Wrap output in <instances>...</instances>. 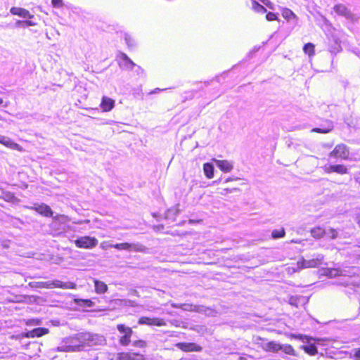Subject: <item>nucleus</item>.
Listing matches in <instances>:
<instances>
[{
	"instance_id": "1",
	"label": "nucleus",
	"mask_w": 360,
	"mask_h": 360,
	"mask_svg": "<svg viewBox=\"0 0 360 360\" xmlns=\"http://www.w3.org/2000/svg\"><path fill=\"white\" fill-rule=\"evenodd\" d=\"M29 285L32 288H53L75 289L77 285L72 282H63L59 280L39 282H30Z\"/></svg>"
},
{
	"instance_id": "2",
	"label": "nucleus",
	"mask_w": 360,
	"mask_h": 360,
	"mask_svg": "<svg viewBox=\"0 0 360 360\" xmlns=\"http://www.w3.org/2000/svg\"><path fill=\"white\" fill-rule=\"evenodd\" d=\"M84 335H81L85 342V347H94L103 345L105 344V338L103 335L99 334H94L91 333H83Z\"/></svg>"
},
{
	"instance_id": "3",
	"label": "nucleus",
	"mask_w": 360,
	"mask_h": 360,
	"mask_svg": "<svg viewBox=\"0 0 360 360\" xmlns=\"http://www.w3.org/2000/svg\"><path fill=\"white\" fill-rule=\"evenodd\" d=\"M181 309L187 311H195L204 314L208 316H214L216 314L214 309L203 305H193L191 304H181Z\"/></svg>"
},
{
	"instance_id": "4",
	"label": "nucleus",
	"mask_w": 360,
	"mask_h": 360,
	"mask_svg": "<svg viewBox=\"0 0 360 360\" xmlns=\"http://www.w3.org/2000/svg\"><path fill=\"white\" fill-rule=\"evenodd\" d=\"M114 248L122 250L134 251L136 252H144L146 250V248L140 243H116L113 245Z\"/></svg>"
},
{
	"instance_id": "5",
	"label": "nucleus",
	"mask_w": 360,
	"mask_h": 360,
	"mask_svg": "<svg viewBox=\"0 0 360 360\" xmlns=\"http://www.w3.org/2000/svg\"><path fill=\"white\" fill-rule=\"evenodd\" d=\"M81 335H84L83 333L66 338L69 347L72 349V352L81 351L84 348L85 342L82 340L83 338H82Z\"/></svg>"
},
{
	"instance_id": "6",
	"label": "nucleus",
	"mask_w": 360,
	"mask_h": 360,
	"mask_svg": "<svg viewBox=\"0 0 360 360\" xmlns=\"http://www.w3.org/2000/svg\"><path fill=\"white\" fill-rule=\"evenodd\" d=\"M98 241L96 238L82 236L75 240V244L79 248L91 249L96 247Z\"/></svg>"
},
{
	"instance_id": "7",
	"label": "nucleus",
	"mask_w": 360,
	"mask_h": 360,
	"mask_svg": "<svg viewBox=\"0 0 360 360\" xmlns=\"http://www.w3.org/2000/svg\"><path fill=\"white\" fill-rule=\"evenodd\" d=\"M334 11L339 15L343 16L352 22L358 21L359 17L352 13L344 4H337L333 8Z\"/></svg>"
},
{
	"instance_id": "8",
	"label": "nucleus",
	"mask_w": 360,
	"mask_h": 360,
	"mask_svg": "<svg viewBox=\"0 0 360 360\" xmlns=\"http://www.w3.org/2000/svg\"><path fill=\"white\" fill-rule=\"evenodd\" d=\"M117 328L120 333L123 334L120 338V343L123 346L128 345L130 343V338L133 333L131 328L123 324H118Z\"/></svg>"
},
{
	"instance_id": "9",
	"label": "nucleus",
	"mask_w": 360,
	"mask_h": 360,
	"mask_svg": "<svg viewBox=\"0 0 360 360\" xmlns=\"http://www.w3.org/2000/svg\"><path fill=\"white\" fill-rule=\"evenodd\" d=\"M349 155V150L346 145L338 144L337 145L333 151L329 154L331 158L347 159Z\"/></svg>"
},
{
	"instance_id": "10",
	"label": "nucleus",
	"mask_w": 360,
	"mask_h": 360,
	"mask_svg": "<svg viewBox=\"0 0 360 360\" xmlns=\"http://www.w3.org/2000/svg\"><path fill=\"white\" fill-rule=\"evenodd\" d=\"M323 259V256L322 255H318L315 259L309 260L302 259L301 262H298L297 266L300 269L313 268L321 264Z\"/></svg>"
},
{
	"instance_id": "11",
	"label": "nucleus",
	"mask_w": 360,
	"mask_h": 360,
	"mask_svg": "<svg viewBox=\"0 0 360 360\" xmlns=\"http://www.w3.org/2000/svg\"><path fill=\"white\" fill-rule=\"evenodd\" d=\"M140 325H148V326H166V322L164 319L160 318H149L142 316L139 319L138 321Z\"/></svg>"
},
{
	"instance_id": "12",
	"label": "nucleus",
	"mask_w": 360,
	"mask_h": 360,
	"mask_svg": "<svg viewBox=\"0 0 360 360\" xmlns=\"http://www.w3.org/2000/svg\"><path fill=\"white\" fill-rule=\"evenodd\" d=\"M0 143L11 150H15L20 152L23 150L22 147L18 143L14 142L11 138L1 134Z\"/></svg>"
},
{
	"instance_id": "13",
	"label": "nucleus",
	"mask_w": 360,
	"mask_h": 360,
	"mask_svg": "<svg viewBox=\"0 0 360 360\" xmlns=\"http://www.w3.org/2000/svg\"><path fill=\"white\" fill-rule=\"evenodd\" d=\"M176 346L184 352H200L202 347L193 342H179Z\"/></svg>"
},
{
	"instance_id": "14",
	"label": "nucleus",
	"mask_w": 360,
	"mask_h": 360,
	"mask_svg": "<svg viewBox=\"0 0 360 360\" xmlns=\"http://www.w3.org/2000/svg\"><path fill=\"white\" fill-rule=\"evenodd\" d=\"M31 209L44 217H51L53 214L51 207L46 204L34 205Z\"/></svg>"
},
{
	"instance_id": "15",
	"label": "nucleus",
	"mask_w": 360,
	"mask_h": 360,
	"mask_svg": "<svg viewBox=\"0 0 360 360\" xmlns=\"http://www.w3.org/2000/svg\"><path fill=\"white\" fill-rule=\"evenodd\" d=\"M213 161L216 163V165L224 172H229L233 168V162L226 160H220L213 159Z\"/></svg>"
},
{
	"instance_id": "16",
	"label": "nucleus",
	"mask_w": 360,
	"mask_h": 360,
	"mask_svg": "<svg viewBox=\"0 0 360 360\" xmlns=\"http://www.w3.org/2000/svg\"><path fill=\"white\" fill-rule=\"evenodd\" d=\"M100 106L103 112H109L114 108L115 101L108 96H103Z\"/></svg>"
},
{
	"instance_id": "17",
	"label": "nucleus",
	"mask_w": 360,
	"mask_h": 360,
	"mask_svg": "<svg viewBox=\"0 0 360 360\" xmlns=\"http://www.w3.org/2000/svg\"><path fill=\"white\" fill-rule=\"evenodd\" d=\"M11 13L13 15H18L24 18H32L33 15L30 14L29 11L19 7H12L10 10Z\"/></svg>"
},
{
	"instance_id": "18",
	"label": "nucleus",
	"mask_w": 360,
	"mask_h": 360,
	"mask_svg": "<svg viewBox=\"0 0 360 360\" xmlns=\"http://www.w3.org/2000/svg\"><path fill=\"white\" fill-rule=\"evenodd\" d=\"M261 347L266 352H277L281 349V345L276 342L271 341L262 344Z\"/></svg>"
},
{
	"instance_id": "19",
	"label": "nucleus",
	"mask_w": 360,
	"mask_h": 360,
	"mask_svg": "<svg viewBox=\"0 0 360 360\" xmlns=\"http://www.w3.org/2000/svg\"><path fill=\"white\" fill-rule=\"evenodd\" d=\"M49 333V330L45 328H34L32 330L30 331L27 336L28 338H34V337H41L44 335H46Z\"/></svg>"
},
{
	"instance_id": "20",
	"label": "nucleus",
	"mask_w": 360,
	"mask_h": 360,
	"mask_svg": "<svg viewBox=\"0 0 360 360\" xmlns=\"http://www.w3.org/2000/svg\"><path fill=\"white\" fill-rule=\"evenodd\" d=\"M95 291L98 294H103L107 292L108 285L103 281L95 280L94 281Z\"/></svg>"
},
{
	"instance_id": "21",
	"label": "nucleus",
	"mask_w": 360,
	"mask_h": 360,
	"mask_svg": "<svg viewBox=\"0 0 360 360\" xmlns=\"http://www.w3.org/2000/svg\"><path fill=\"white\" fill-rule=\"evenodd\" d=\"M123 65L128 70H131L136 64L124 53L121 54Z\"/></svg>"
},
{
	"instance_id": "22",
	"label": "nucleus",
	"mask_w": 360,
	"mask_h": 360,
	"mask_svg": "<svg viewBox=\"0 0 360 360\" xmlns=\"http://www.w3.org/2000/svg\"><path fill=\"white\" fill-rule=\"evenodd\" d=\"M203 170L205 175L208 179H212L214 176V167L210 163H205L203 165Z\"/></svg>"
},
{
	"instance_id": "23",
	"label": "nucleus",
	"mask_w": 360,
	"mask_h": 360,
	"mask_svg": "<svg viewBox=\"0 0 360 360\" xmlns=\"http://www.w3.org/2000/svg\"><path fill=\"white\" fill-rule=\"evenodd\" d=\"M56 352H72V349L69 347V344L67 342V339L63 340V344L53 349Z\"/></svg>"
},
{
	"instance_id": "24",
	"label": "nucleus",
	"mask_w": 360,
	"mask_h": 360,
	"mask_svg": "<svg viewBox=\"0 0 360 360\" xmlns=\"http://www.w3.org/2000/svg\"><path fill=\"white\" fill-rule=\"evenodd\" d=\"M311 236L315 238H321L326 233V231L321 227H316L311 231Z\"/></svg>"
},
{
	"instance_id": "25",
	"label": "nucleus",
	"mask_w": 360,
	"mask_h": 360,
	"mask_svg": "<svg viewBox=\"0 0 360 360\" xmlns=\"http://www.w3.org/2000/svg\"><path fill=\"white\" fill-rule=\"evenodd\" d=\"M75 303L80 307H91L94 305V303L89 299H75Z\"/></svg>"
},
{
	"instance_id": "26",
	"label": "nucleus",
	"mask_w": 360,
	"mask_h": 360,
	"mask_svg": "<svg viewBox=\"0 0 360 360\" xmlns=\"http://www.w3.org/2000/svg\"><path fill=\"white\" fill-rule=\"evenodd\" d=\"M282 16L288 20H290L291 19H297L296 15L289 8L283 9Z\"/></svg>"
},
{
	"instance_id": "27",
	"label": "nucleus",
	"mask_w": 360,
	"mask_h": 360,
	"mask_svg": "<svg viewBox=\"0 0 360 360\" xmlns=\"http://www.w3.org/2000/svg\"><path fill=\"white\" fill-rule=\"evenodd\" d=\"M333 129V125L331 122H330L326 128H314L311 129L312 132L322 133L326 134L331 131Z\"/></svg>"
},
{
	"instance_id": "28",
	"label": "nucleus",
	"mask_w": 360,
	"mask_h": 360,
	"mask_svg": "<svg viewBox=\"0 0 360 360\" xmlns=\"http://www.w3.org/2000/svg\"><path fill=\"white\" fill-rule=\"evenodd\" d=\"M280 350H282L284 353L292 356H295V352L293 347L290 345H281V348Z\"/></svg>"
},
{
	"instance_id": "29",
	"label": "nucleus",
	"mask_w": 360,
	"mask_h": 360,
	"mask_svg": "<svg viewBox=\"0 0 360 360\" xmlns=\"http://www.w3.org/2000/svg\"><path fill=\"white\" fill-rule=\"evenodd\" d=\"M302 347L307 354L310 355H315L318 353L317 348L314 345L302 346Z\"/></svg>"
},
{
	"instance_id": "30",
	"label": "nucleus",
	"mask_w": 360,
	"mask_h": 360,
	"mask_svg": "<svg viewBox=\"0 0 360 360\" xmlns=\"http://www.w3.org/2000/svg\"><path fill=\"white\" fill-rule=\"evenodd\" d=\"M303 51L305 53L308 54L309 56H313L314 54V46L311 43L306 44L304 46Z\"/></svg>"
},
{
	"instance_id": "31",
	"label": "nucleus",
	"mask_w": 360,
	"mask_h": 360,
	"mask_svg": "<svg viewBox=\"0 0 360 360\" xmlns=\"http://www.w3.org/2000/svg\"><path fill=\"white\" fill-rule=\"evenodd\" d=\"M36 23L31 20H18L16 22L17 27H29V26H34Z\"/></svg>"
},
{
	"instance_id": "32",
	"label": "nucleus",
	"mask_w": 360,
	"mask_h": 360,
	"mask_svg": "<svg viewBox=\"0 0 360 360\" xmlns=\"http://www.w3.org/2000/svg\"><path fill=\"white\" fill-rule=\"evenodd\" d=\"M252 8L258 13H263L266 11V9L263 6H262L255 1H252Z\"/></svg>"
},
{
	"instance_id": "33",
	"label": "nucleus",
	"mask_w": 360,
	"mask_h": 360,
	"mask_svg": "<svg viewBox=\"0 0 360 360\" xmlns=\"http://www.w3.org/2000/svg\"><path fill=\"white\" fill-rule=\"evenodd\" d=\"M335 172L340 174H344L347 173V169L345 165H334Z\"/></svg>"
},
{
	"instance_id": "34",
	"label": "nucleus",
	"mask_w": 360,
	"mask_h": 360,
	"mask_svg": "<svg viewBox=\"0 0 360 360\" xmlns=\"http://www.w3.org/2000/svg\"><path fill=\"white\" fill-rule=\"evenodd\" d=\"M285 230L282 229L281 230H274L272 232V237L275 239L283 238L285 236Z\"/></svg>"
},
{
	"instance_id": "35",
	"label": "nucleus",
	"mask_w": 360,
	"mask_h": 360,
	"mask_svg": "<svg viewBox=\"0 0 360 360\" xmlns=\"http://www.w3.org/2000/svg\"><path fill=\"white\" fill-rule=\"evenodd\" d=\"M121 302L124 306L126 307H136L137 305L135 301L128 299L122 300H121Z\"/></svg>"
},
{
	"instance_id": "36",
	"label": "nucleus",
	"mask_w": 360,
	"mask_h": 360,
	"mask_svg": "<svg viewBox=\"0 0 360 360\" xmlns=\"http://www.w3.org/2000/svg\"><path fill=\"white\" fill-rule=\"evenodd\" d=\"M328 275L331 277H335L342 275V271L338 269H333L329 270Z\"/></svg>"
},
{
	"instance_id": "37",
	"label": "nucleus",
	"mask_w": 360,
	"mask_h": 360,
	"mask_svg": "<svg viewBox=\"0 0 360 360\" xmlns=\"http://www.w3.org/2000/svg\"><path fill=\"white\" fill-rule=\"evenodd\" d=\"M115 244H111L108 241H103L101 243V248L103 250H108V248H113Z\"/></svg>"
},
{
	"instance_id": "38",
	"label": "nucleus",
	"mask_w": 360,
	"mask_h": 360,
	"mask_svg": "<svg viewBox=\"0 0 360 360\" xmlns=\"http://www.w3.org/2000/svg\"><path fill=\"white\" fill-rule=\"evenodd\" d=\"M266 18L269 21H273L277 20V16L276 15L275 13L272 12H269L266 15Z\"/></svg>"
},
{
	"instance_id": "39",
	"label": "nucleus",
	"mask_w": 360,
	"mask_h": 360,
	"mask_svg": "<svg viewBox=\"0 0 360 360\" xmlns=\"http://www.w3.org/2000/svg\"><path fill=\"white\" fill-rule=\"evenodd\" d=\"M323 168L326 173L330 174L335 172L334 165H325Z\"/></svg>"
},
{
	"instance_id": "40",
	"label": "nucleus",
	"mask_w": 360,
	"mask_h": 360,
	"mask_svg": "<svg viewBox=\"0 0 360 360\" xmlns=\"http://www.w3.org/2000/svg\"><path fill=\"white\" fill-rule=\"evenodd\" d=\"M327 234H328L332 239L336 238L338 236L337 231L333 229H330Z\"/></svg>"
},
{
	"instance_id": "41",
	"label": "nucleus",
	"mask_w": 360,
	"mask_h": 360,
	"mask_svg": "<svg viewBox=\"0 0 360 360\" xmlns=\"http://www.w3.org/2000/svg\"><path fill=\"white\" fill-rule=\"evenodd\" d=\"M133 345L139 347H144L146 346V342L143 340H137L134 342Z\"/></svg>"
},
{
	"instance_id": "42",
	"label": "nucleus",
	"mask_w": 360,
	"mask_h": 360,
	"mask_svg": "<svg viewBox=\"0 0 360 360\" xmlns=\"http://www.w3.org/2000/svg\"><path fill=\"white\" fill-rule=\"evenodd\" d=\"M354 360H360V348L354 349Z\"/></svg>"
},
{
	"instance_id": "43",
	"label": "nucleus",
	"mask_w": 360,
	"mask_h": 360,
	"mask_svg": "<svg viewBox=\"0 0 360 360\" xmlns=\"http://www.w3.org/2000/svg\"><path fill=\"white\" fill-rule=\"evenodd\" d=\"M236 191H239V188H226V189H224L221 192H220V194L225 195V192L232 193V192Z\"/></svg>"
},
{
	"instance_id": "44",
	"label": "nucleus",
	"mask_w": 360,
	"mask_h": 360,
	"mask_svg": "<svg viewBox=\"0 0 360 360\" xmlns=\"http://www.w3.org/2000/svg\"><path fill=\"white\" fill-rule=\"evenodd\" d=\"M52 4L55 7H60L63 5L62 0H52Z\"/></svg>"
},
{
	"instance_id": "45",
	"label": "nucleus",
	"mask_w": 360,
	"mask_h": 360,
	"mask_svg": "<svg viewBox=\"0 0 360 360\" xmlns=\"http://www.w3.org/2000/svg\"><path fill=\"white\" fill-rule=\"evenodd\" d=\"M299 338H300V340H302L303 342H305V341H306V342H309V340H311V338H309V337H308V336H305V335L304 336V335H300L299 336Z\"/></svg>"
},
{
	"instance_id": "46",
	"label": "nucleus",
	"mask_w": 360,
	"mask_h": 360,
	"mask_svg": "<svg viewBox=\"0 0 360 360\" xmlns=\"http://www.w3.org/2000/svg\"><path fill=\"white\" fill-rule=\"evenodd\" d=\"M130 294L136 297L140 296L139 292L136 290H131Z\"/></svg>"
},
{
	"instance_id": "47",
	"label": "nucleus",
	"mask_w": 360,
	"mask_h": 360,
	"mask_svg": "<svg viewBox=\"0 0 360 360\" xmlns=\"http://www.w3.org/2000/svg\"><path fill=\"white\" fill-rule=\"evenodd\" d=\"M238 179H240V178H238V177H235V178L229 177V178H227L226 179L225 182L227 183V182L231 181H233V180L236 181V180H238Z\"/></svg>"
},
{
	"instance_id": "48",
	"label": "nucleus",
	"mask_w": 360,
	"mask_h": 360,
	"mask_svg": "<svg viewBox=\"0 0 360 360\" xmlns=\"http://www.w3.org/2000/svg\"><path fill=\"white\" fill-rule=\"evenodd\" d=\"M172 212H174V214H177V212H178V211H177V210H176V211L174 212V210H172V209H169V210L167 211V217H168V216H169V214L170 213H172Z\"/></svg>"
},
{
	"instance_id": "49",
	"label": "nucleus",
	"mask_w": 360,
	"mask_h": 360,
	"mask_svg": "<svg viewBox=\"0 0 360 360\" xmlns=\"http://www.w3.org/2000/svg\"><path fill=\"white\" fill-rule=\"evenodd\" d=\"M171 306L173 308H180L181 309V304L172 303Z\"/></svg>"
},
{
	"instance_id": "50",
	"label": "nucleus",
	"mask_w": 360,
	"mask_h": 360,
	"mask_svg": "<svg viewBox=\"0 0 360 360\" xmlns=\"http://www.w3.org/2000/svg\"><path fill=\"white\" fill-rule=\"evenodd\" d=\"M354 180H355V181L356 183L360 184V175L359 176H354Z\"/></svg>"
},
{
	"instance_id": "51",
	"label": "nucleus",
	"mask_w": 360,
	"mask_h": 360,
	"mask_svg": "<svg viewBox=\"0 0 360 360\" xmlns=\"http://www.w3.org/2000/svg\"><path fill=\"white\" fill-rule=\"evenodd\" d=\"M356 221L359 226H360V213L357 214L356 216Z\"/></svg>"
},
{
	"instance_id": "52",
	"label": "nucleus",
	"mask_w": 360,
	"mask_h": 360,
	"mask_svg": "<svg viewBox=\"0 0 360 360\" xmlns=\"http://www.w3.org/2000/svg\"><path fill=\"white\" fill-rule=\"evenodd\" d=\"M125 40H126L127 43L128 44V45H129V39L127 35L125 36Z\"/></svg>"
},
{
	"instance_id": "53",
	"label": "nucleus",
	"mask_w": 360,
	"mask_h": 360,
	"mask_svg": "<svg viewBox=\"0 0 360 360\" xmlns=\"http://www.w3.org/2000/svg\"><path fill=\"white\" fill-rule=\"evenodd\" d=\"M292 243H300V241H299V240H292Z\"/></svg>"
},
{
	"instance_id": "54",
	"label": "nucleus",
	"mask_w": 360,
	"mask_h": 360,
	"mask_svg": "<svg viewBox=\"0 0 360 360\" xmlns=\"http://www.w3.org/2000/svg\"><path fill=\"white\" fill-rule=\"evenodd\" d=\"M263 4H266L268 6L267 3H266V0H260Z\"/></svg>"
},
{
	"instance_id": "55",
	"label": "nucleus",
	"mask_w": 360,
	"mask_h": 360,
	"mask_svg": "<svg viewBox=\"0 0 360 360\" xmlns=\"http://www.w3.org/2000/svg\"><path fill=\"white\" fill-rule=\"evenodd\" d=\"M3 99L2 98H0V104H2L3 103Z\"/></svg>"
}]
</instances>
